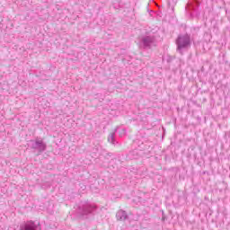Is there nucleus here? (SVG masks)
<instances>
[{
  "instance_id": "nucleus-9",
  "label": "nucleus",
  "mask_w": 230,
  "mask_h": 230,
  "mask_svg": "<svg viewBox=\"0 0 230 230\" xmlns=\"http://www.w3.org/2000/svg\"><path fill=\"white\" fill-rule=\"evenodd\" d=\"M108 155L111 157L112 155V154L109 153Z\"/></svg>"
},
{
  "instance_id": "nucleus-7",
  "label": "nucleus",
  "mask_w": 230,
  "mask_h": 230,
  "mask_svg": "<svg viewBox=\"0 0 230 230\" xmlns=\"http://www.w3.org/2000/svg\"><path fill=\"white\" fill-rule=\"evenodd\" d=\"M136 154H137V152H136V151L130 152V153H129V157H130L131 159H137V156H136Z\"/></svg>"
},
{
  "instance_id": "nucleus-4",
  "label": "nucleus",
  "mask_w": 230,
  "mask_h": 230,
  "mask_svg": "<svg viewBox=\"0 0 230 230\" xmlns=\"http://www.w3.org/2000/svg\"><path fill=\"white\" fill-rule=\"evenodd\" d=\"M94 209H96V207H94L89 203H84V204L79 206L78 213L82 217H86V215H91V213H93V211H94Z\"/></svg>"
},
{
  "instance_id": "nucleus-6",
  "label": "nucleus",
  "mask_w": 230,
  "mask_h": 230,
  "mask_svg": "<svg viewBox=\"0 0 230 230\" xmlns=\"http://www.w3.org/2000/svg\"><path fill=\"white\" fill-rule=\"evenodd\" d=\"M116 132H118V128H115L114 132L111 133L108 137V141L111 145H116Z\"/></svg>"
},
{
  "instance_id": "nucleus-1",
  "label": "nucleus",
  "mask_w": 230,
  "mask_h": 230,
  "mask_svg": "<svg viewBox=\"0 0 230 230\" xmlns=\"http://www.w3.org/2000/svg\"><path fill=\"white\" fill-rule=\"evenodd\" d=\"M176 46L178 53L182 55V51L188 49V48L191 46V38L190 37V34H180L176 39Z\"/></svg>"
},
{
  "instance_id": "nucleus-8",
  "label": "nucleus",
  "mask_w": 230,
  "mask_h": 230,
  "mask_svg": "<svg viewBox=\"0 0 230 230\" xmlns=\"http://www.w3.org/2000/svg\"><path fill=\"white\" fill-rule=\"evenodd\" d=\"M25 230H35V229L33 228V226H31L30 225H26L25 226Z\"/></svg>"
},
{
  "instance_id": "nucleus-10",
  "label": "nucleus",
  "mask_w": 230,
  "mask_h": 230,
  "mask_svg": "<svg viewBox=\"0 0 230 230\" xmlns=\"http://www.w3.org/2000/svg\"><path fill=\"white\" fill-rule=\"evenodd\" d=\"M123 134H125V129H122Z\"/></svg>"
},
{
  "instance_id": "nucleus-3",
  "label": "nucleus",
  "mask_w": 230,
  "mask_h": 230,
  "mask_svg": "<svg viewBox=\"0 0 230 230\" xmlns=\"http://www.w3.org/2000/svg\"><path fill=\"white\" fill-rule=\"evenodd\" d=\"M199 6H200V3H199L198 0H192V2L187 4L185 9L190 13V19L200 17V11H199Z\"/></svg>"
},
{
  "instance_id": "nucleus-11",
  "label": "nucleus",
  "mask_w": 230,
  "mask_h": 230,
  "mask_svg": "<svg viewBox=\"0 0 230 230\" xmlns=\"http://www.w3.org/2000/svg\"><path fill=\"white\" fill-rule=\"evenodd\" d=\"M162 220H164V217H163Z\"/></svg>"
},
{
  "instance_id": "nucleus-5",
  "label": "nucleus",
  "mask_w": 230,
  "mask_h": 230,
  "mask_svg": "<svg viewBox=\"0 0 230 230\" xmlns=\"http://www.w3.org/2000/svg\"><path fill=\"white\" fill-rule=\"evenodd\" d=\"M116 218L120 222H125V220H128V214H127V211L120 209L117 212Z\"/></svg>"
},
{
  "instance_id": "nucleus-2",
  "label": "nucleus",
  "mask_w": 230,
  "mask_h": 230,
  "mask_svg": "<svg viewBox=\"0 0 230 230\" xmlns=\"http://www.w3.org/2000/svg\"><path fill=\"white\" fill-rule=\"evenodd\" d=\"M155 35L142 36L139 41V48L142 49H152L155 46Z\"/></svg>"
}]
</instances>
